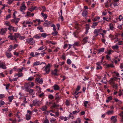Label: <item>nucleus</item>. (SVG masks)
I'll list each match as a JSON object with an SVG mask.
<instances>
[{"instance_id":"nucleus-36","label":"nucleus","mask_w":123,"mask_h":123,"mask_svg":"<svg viewBox=\"0 0 123 123\" xmlns=\"http://www.w3.org/2000/svg\"><path fill=\"white\" fill-rule=\"evenodd\" d=\"M13 47V46H12L11 45H10L9 46V48L8 49V51L10 52L12 50Z\"/></svg>"},{"instance_id":"nucleus-58","label":"nucleus","mask_w":123,"mask_h":123,"mask_svg":"<svg viewBox=\"0 0 123 123\" xmlns=\"http://www.w3.org/2000/svg\"><path fill=\"white\" fill-rule=\"evenodd\" d=\"M12 26H9V27L8 28V29L10 31H12Z\"/></svg>"},{"instance_id":"nucleus-22","label":"nucleus","mask_w":123,"mask_h":123,"mask_svg":"<svg viewBox=\"0 0 123 123\" xmlns=\"http://www.w3.org/2000/svg\"><path fill=\"white\" fill-rule=\"evenodd\" d=\"M88 37H86L84 38L83 39V42L84 43V44L85 43H87L88 41Z\"/></svg>"},{"instance_id":"nucleus-23","label":"nucleus","mask_w":123,"mask_h":123,"mask_svg":"<svg viewBox=\"0 0 123 123\" xmlns=\"http://www.w3.org/2000/svg\"><path fill=\"white\" fill-rule=\"evenodd\" d=\"M59 105L56 104L55 103H54L53 105L51 106V109H53L54 108L58 107Z\"/></svg>"},{"instance_id":"nucleus-25","label":"nucleus","mask_w":123,"mask_h":123,"mask_svg":"<svg viewBox=\"0 0 123 123\" xmlns=\"http://www.w3.org/2000/svg\"><path fill=\"white\" fill-rule=\"evenodd\" d=\"M25 116H26V119L27 120H29L31 119V117L30 115L26 114L25 115Z\"/></svg>"},{"instance_id":"nucleus-19","label":"nucleus","mask_w":123,"mask_h":123,"mask_svg":"<svg viewBox=\"0 0 123 123\" xmlns=\"http://www.w3.org/2000/svg\"><path fill=\"white\" fill-rule=\"evenodd\" d=\"M106 77H104L103 78V79L101 80L100 81L101 82H102L104 84H106L107 83V80L106 79Z\"/></svg>"},{"instance_id":"nucleus-61","label":"nucleus","mask_w":123,"mask_h":123,"mask_svg":"<svg viewBox=\"0 0 123 123\" xmlns=\"http://www.w3.org/2000/svg\"><path fill=\"white\" fill-rule=\"evenodd\" d=\"M123 17L121 15H119V21H121L122 19H123Z\"/></svg>"},{"instance_id":"nucleus-8","label":"nucleus","mask_w":123,"mask_h":123,"mask_svg":"<svg viewBox=\"0 0 123 123\" xmlns=\"http://www.w3.org/2000/svg\"><path fill=\"white\" fill-rule=\"evenodd\" d=\"M5 63L1 62L0 60V68H2V69H6V67L5 66Z\"/></svg>"},{"instance_id":"nucleus-56","label":"nucleus","mask_w":123,"mask_h":123,"mask_svg":"<svg viewBox=\"0 0 123 123\" xmlns=\"http://www.w3.org/2000/svg\"><path fill=\"white\" fill-rule=\"evenodd\" d=\"M88 101H85L84 103V106L85 107H86L87 106V104L88 103Z\"/></svg>"},{"instance_id":"nucleus-12","label":"nucleus","mask_w":123,"mask_h":123,"mask_svg":"<svg viewBox=\"0 0 123 123\" xmlns=\"http://www.w3.org/2000/svg\"><path fill=\"white\" fill-rule=\"evenodd\" d=\"M88 12L86 10H84L82 12V15L83 17H86L87 16Z\"/></svg>"},{"instance_id":"nucleus-28","label":"nucleus","mask_w":123,"mask_h":123,"mask_svg":"<svg viewBox=\"0 0 123 123\" xmlns=\"http://www.w3.org/2000/svg\"><path fill=\"white\" fill-rule=\"evenodd\" d=\"M105 48H102L100 49H99L98 50V54H99L100 52H103L104 51Z\"/></svg>"},{"instance_id":"nucleus-63","label":"nucleus","mask_w":123,"mask_h":123,"mask_svg":"<svg viewBox=\"0 0 123 123\" xmlns=\"http://www.w3.org/2000/svg\"><path fill=\"white\" fill-rule=\"evenodd\" d=\"M44 95V93H41L39 95V96L40 97H41L42 96H43Z\"/></svg>"},{"instance_id":"nucleus-64","label":"nucleus","mask_w":123,"mask_h":123,"mask_svg":"<svg viewBox=\"0 0 123 123\" xmlns=\"http://www.w3.org/2000/svg\"><path fill=\"white\" fill-rule=\"evenodd\" d=\"M120 68L121 69L123 68V63L120 64Z\"/></svg>"},{"instance_id":"nucleus-31","label":"nucleus","mask_w":123,"mask_h":123,"mask_svg":"<svg viewBox=\"0 0 123 123\" xmlns=\"http://www.w3.org/2000/svg\"><path fill=\"white\" fill-rule=\"evenodd\" d=\"M40 63L39 62L37 61L34 62L33 63L34 66H36L38 65H40Z\"/></svg>"},{"instance_id":"nucleus-44","label":"nucleus","mask_w":123,"mask_h":123,"mask_svg":"<svg viewBox=\"0 0 123 123\" xmlns=\"http://www.w3.org/2000/svg\"><path fill=\"white\" fill-rule=\"evenodd\" d=\"M27 92H29L30 93H32L33 92V90L32 89H31L30 90H27Z\"/></svg>"},{"instance_id":"nucleus-7","label":"nucleus","mask_w":123,"mask_h":123,"mask_svg":"<svg viewBox=\"0 0 123 123\" xmlns=\"http://www.w3.org/2000/svg\"><path fill=\"white\" fill-rule=\"evenodd\" d=\"M117 78L116 77L112 78L109 81V83L111 85L114 84V81L115 80L117 79Z\"/></svg>"},{"instance_id":"nucleus-5","label":"nucleus","mask_w":123,"mask_h":123,"mask_svg":"<svg viewBox=\"0 0 123 123\" xmlns=\"http://www.w3.org/2000/svg\"><path fill=\"white\" fill-rule=\"evenodd\" d=\"M110 119L111 122L113 123H116L117 122V116H112Z\"/></svg>"},{"instance_id":"nucleus-47","label":"nucleus","mask_w":123,"mask_h":123,"mask_svg":"<svg viewBox=\"0 0 123 123\" xmlns=\"http://www.w3.org/2000/svg\"><path fill=\"white\" fill-rule=\"evenodd\" d=\"M34 79V77H33L31 76L28 78L27 80H28L31 81L32 80Z\"/></svg>"},{"instance_id":"nucleus-33","label":"nucleus","mask_w":123,"mask_h":123,"mask_svg":"<svg viewBox=\"0 0 123 123\" xmlns=\"http://www.w3.org/2000/svg\"><path fill=\"white\" fill-rule=\"evenodd\" d=\"M33 37H34L36 39H39L41 37V36L38 34L35 35Z\"/></svg>"},{"instance_id":"nucleus-37","label":"nucleus","mask_w":123,"mask_h":123,"mask_svg":"<svg viewBox=\"0 0 123 123\" xmlns=\"http://www.w3.org/2000/svg\"><path fill=\"white\" fill-rule=\"evenodd\" d=\"M112 48L113 49H117L118 48V46L117 45L113 46Z\"/></svg>"},{"instance_id":"nucleus-15","label":"nucleus","mask_w":123,"mask_h":123,"mask_svg":"<svg viewBox=\"0 0 123 123\" xmlns=\"http://www.w3.org/2000/svg\"><path fill=\"white\" fill-rule=\"evenodd\" d=\"M108 115H112L114 113V111L113 110H110L108 111L106 113Z\"/></svg>"},{"instance_id":"nucleus-38","label":"nucleus","mask_w":123,"mask_h":123,"mask_svg":"<svg viewBox=\"0 0 123 123\" xmlns=\"http://www.w3.org/2000/svg\"><path fill=\"white\" fill-rule=\"evenodd\" d=\"M41 37H42L44 38H45L47 36L46 34L45 33H43L41 35Z\"/></svg>"},{"instance_id":"nucleus-35","label":"nucleus","mask_w":123,"mask_h":123,"mask_svg":"<svg viewBox=\"0 0 123 123\" xmlns=\"http://www.w3.org/2000/svg\"><path fill=\"white\" fill-rule=\"evenodd\" d=\"M67 62L68 64L70 65L72 61L70 59H68L67 60Z\"/></svg>"},{"instance_id":"nucleus-41","label":"nucleus","mask_w":123,"mask_h":123,"mask_svg":"<svg viewBox=\"0 0 123 123\" xmlns=\"http://www.w3.org/2000/svg\"><path fill=\"white\" fill-rule=\"evenodd\" d=\"M43 123H49V121L47 117L46 118L45 120L44 121Z\"/></svg>"},{"instance_id":"nucleus-20","label":"nucleus","mask_w":123,"mask_h":123,"mask_svg":"<svg viewBox=\"0 0 123 123\" xmlns=\"http://www.w3.org/2000/svg\"><path fill=\"white\" fill-rule=\"evenodd\" d=\"M98 22H94L93 23L92 25L91 26V27L93 28H95L96 27L98 24Z\"/></svg>"},{"instance_id":"nucleus-46","label":"nucleus","mask_w":123,"mask_h":123,"mask_svg":"<svg viewBox=\"0 0 123 123\" xmlns=\"http://www.w3.org/2000/svg\"><path fill=\"white\" fill-rule=\"evenodd\" d=\"M113 52V50L110 49L108 51L107 54L108 55H110L111 54V53Z\"/></svg>"},{"instance_id":"nucleus-49","label":"nucleus","mask_w":123,"mask_h":123,"mask_svg":"<svg viewBox=\"0 0 123 123\" xmlns=\"http://www.w3.org/2000/svg\"><path fill=\"white\" fill-rule=\"evenodd\" d=\"M102 67L101 66H97L96 67V69L97 70L99 69H102Z\"/></svg>"},{"instance_id":"nucleus-42","label":"nucleus","mask_w":123,"mask_h":123,"mask_svg":"<svg viewBox=\"0 0 123 123\" xmlns=\"http://www.w3.org/2000/svg\"><path fill=\"white\" fill-rule=\"evenodd\" d=\"M23 69V68H21L18 69L17 70V71L18 73L21 72L22 71Z\"/></svg>"},{"instance_id":"nucleus-16","label":"nucleus","mask_w":123,"mask_h":123,"mask_svg":"<svg viewBox=\"0 0 123 123\" xmlns=\"http://www.w3.org/2000/svg\"><path fill=\"white\" fill-rule=\"evenodd\" d=\"M54 89L55 90H58L60 89V88L58 85L57 84H55L53 86Z\"/></svg>"},{"instance_id":"nucleus-10","label":"nucleus","mask_w":123,"mask_h":123,"mask_svg":"<svg viewBox=\"0 0 123 123\" xmlns=\"http://www.w3.org/2000/svg\"><path fill=\"white\" fill-rule=\"evenodd\" d=\"M51 23V22L50 21L47 20L45 22L43 25L45 26L48 27L50 26Z\"/></svg>"},{"instance_id":"nucleus-59","label":"nucleus","mask_w":123,"mask_h":123,"mask_svg":"<svg viewBox=\"0 0 123 123\" xmlns=\"http://www.w3.org/2000/svg\"><path fill=\"white\" fill-rule=\"evenodd\" d=\"M23 74L22 73H18V77H20L23 76Z\"/></svg>"},{"instance_id":"nucleus-62","label":"nucleus","mask_w":123,"mask_h":123,"mask_svg":"<svg viewBox=\"0 0 123 123\" xmlns=\"http://www.w3.org/2000/svg\"><path fill=\"white\" fill-rule=\"evenodd\" d=\"M59 65H57L56 64H55L54 65V68H58Z\"/></svg>"},{"instance_id":"nucleus-50","label":"nucleus","mask_w":123,"mask_h":123,"mask_svg":"<svg viewBox=\"0 0 123 123\" xmlns=\"http://www.w3.org/2000/svg\"><path fill=\"white\" fill-rule=\"evenodd\" d=\"M78 44L79 43L77 42H76L73 44V46L74 48L75 46H78Z\"/></svg>"},{"instance_id":"nucleus-6","label":"nucleus","mask_w":123,"mask_h":123,"mask_svg":"<svg viewBox=\"0 0 123 123\" xmlns=\"http://www.w3.org/2000/svg\"><path fill=\"white\" fill-rule=\"evenodd\" d=\"M7 31V29L6 28H4L1 29L0 31V34L2 35H3L5 34Z\"/></svg>"},{"instance_id":"nucleus-27","label":"nucleus","mask_w":123,"mask_h":123,"mask_svg":"<svg viewBox=\"0 0 123 123\" xmlns=\"http://www.w3.org/2000/svg\"><path fill=\"white\" fill-rule=\"evenodd\" d=\"M9 37H10V39L11 40H14L15 38L14 36H12L11 35L8 36V38Z\"/></svg>"},{"instance_id":"nucleus-45","label":"nucleus","mask_w":123,"mask_h":123,"mask_svg":"<svg viewBox=\"0 0 123 123\" xmlns=\"http://www.w3.org/2000/svg\"><path fill=\"white\" fill-rule=\"evenodd\" d=\"M22 99L24 100L23 102L26 103H27V101L26 100V98L25 96H24L22 97Z\"/></svg>"},{"instance_id":"nucleus-26","label":"nucleus","mask_w":123,"mask_h":123,"mask_svg":"<svg viewBox=\"0 0 123 123\" xmlns=\"http://www.w3.org/2000/svg\"><path fill=\"white\" fill-rule=\"evenodd\" d=\"M110 28L111 30H113L114 28V26L113 24L112 23H110L109 25Z\"/></svg>"},{"instance_id":"nucleus-21","label":"nucleus","mask_w":123,"mask_h":123,"mask_svg":"<svg viewBox=\"0 0 123 123\" xmlns=\"http://www.w3.org/2000/svg\"><path fill=\"white\" fill-rule=\"evenodd\" d=\"M93 33L95 35L94 36V37H96L98 36V33H99L98 32V31L96 29L94 30Z\"/></svg>"},{"instance_id":"nucleus-9","label":"nucleus","mask_w":123,"mask_h":123,"mask_svg":"<svg viewBox=\"0 0 123 123\" xmlns=\"http://www.w3.org/2000/svg\"><path fill=\"white\" fill-rule=\"evenodd\" d=\"M35 82L36 83H38L40 84H42L43 82V80L42 78H36L35 79Z\"/></svg>"},{"instance_id":"nucleus-32","label":"nucleus","mask_w":123,"mask_h":123,"mask_svg":"<svg viewBox=\"0 0 123 123\" xmlns=\"http://www.w3.org/2000/svg\"><path fill=\"white\" fill-rule=\"evenodd\" d=\"M37 28L40 30V31L41 32H44V31L43 29V28L41 26L37 27Z\"/></svg>"},{"instance_id":"nucleus-40","label":"nucleus","mask_w":123,"mask_h":123,"mask_svg":"<svg viewBox=\"0 0 123 123\" xmlns=\"http://www.w3.org/2000/svg\"><path fill=\"white\" fill-rule=\"evenodd\" d=\"M5 103L3 101L1 100L0 102V107L2 106Z\"/></svg>"},{"instance_id":"nucleus-51","label":"nucleus","mask_w":123,"mask_h":123,"mask_svg":"<svg viewBox=\"0 0 123 123\" xmlns=\"http://www.w3.org/2000/svg\"><path fill=\"white\" fill-rule=\"evenodd\" d=\"M46 90L48 92H53L54 91L53 90H50V89L48 88L46 89Z\"/></svg>"},{"instance_id":"nucleus-3","label":"nucleus","mask_w":123,"mask_h":123,"mask_svg":"<svg viewBox=\"0 0 123 123\" xmlns=\"http://www.w3.org/2000/svg\"><path fill=\"white\" fill-rule=\"evenodd\" d=\"M26 42L27 43L31 45L34 44L35 42V41L32 38H30L27 39Z\"/></svg>"},{"instance_id":"nucleus-55","label":"nucleus","mask_w":123,"mask_h":123,"mask_svg":"<svg viewBox=\"0 0 123 123\" xmlns=\"http://www.w3.org/2000/svg\"><path fill=\"white\" fill-rule=\"evenodd\" d=\"M65 103L66 105L67 106H69V102L68 100H66Z\"/></svg>"},{"instance_id":"nucleus-52","label":"nucleus","mask_w":123,"mask_h":123,"mask_svg":"<svg viewBox=\"0 0 123 123\" xmlns=\"http://www.w3.org/2000/svg\"><path fill=\"white\" fill-rule=\"evenodd\" d=\"M78 91H77L76 90L73 93V94L74 96H75L77 95L78 93H79L80 92H77Z\"/></svg>"},{"instance_id":"nucleus-29","label":"nucleus","mask_w":123,"mask_h":123,"mask_svg":"<svg viewBox=\"0 0 123 123\" xmlns=\"http://www.w3.org/2000/svg\"><path fill=\"white\" fill-rule=\"evenodd\" d=\"M8 99L9 102H11L12 100L13 99V96H11L9 97H8Z\"/></svg>"},{"instance_id":"nucleus-53","label":"nucleus","mask_w":123,"mask_h":123,"mask_svg":"<svg viewBox=\"0 0 123 123\" xmlns=\"http://www.w3.org/2000/svg\"><path fill=\"white\" fill-rule=\"evenodd\" d=\"M112 3L114 6H117L119 5V4L116 3V2H113Z\"/></svg>"},{"instance_id":"nucleus-57","label":"nucleus","mask_w":123,"mask_h":123,"mask_svg":"<svg viewBox=\"0 0 123 123\" xmlns=\"http://www.w3.org/2000/svg\"><path fill=\"white\" fill-rule=\"evenodd\" d=\"M44 18V19H46L47 18L48 16L46 14H45L43 16Z\"/></svg>"},{"instance_id":"nucleus-60","label":"nucleus","mask_w":123,"mask_h":123,"mask_svg":"<svg viewBox=\"0 0 123 123\" xmlns=\"http://www.w3.org/2000/svg\"><path fill=\"white\" fill-rule=\"evenodd\" d=\"M10 86V84H7L6 86V90H8V87Z\"/></svg>"},{"instance_id":"nucleus-54","label":"nucleus","mask_w":123,"mask_h":123,"mask_svg":"<svg viewBox=\"0 0 123 123\" xmlns=\"http://www.w3.org/2000/svg\"><path fill=\"white\" fill-rule=\"evenodd\" d=\"M19 38L20 39L22 40L24 39L25 38L23 36H21L20 35Z\"/></svg>"},{"instance_id":"nucleus-39","label":"nucleus","mask_w":123,"mask_h":123,"mask_svg":"<svg viewBox=\"0 0 123 123\" xmlns=\"http://www.w3.org/2000/svg\"><path fill=\"white\" fill-rule=\"evenodd\" d=\"M20 35L18 33H16L15 34L14 36L15 38H18L19 37Z\"/></svg>"},{"instance_id":"nucleus-30","label":"nucleus","mask_w":123,"mask_h":123,"mask_svg":"<svg viewBox=\"0 0 123 123\" xmlns=\"http://www.w3.org/2000/svg\"><path fill=\"white\" fill-rule=\"evenodd\" d=\"M112 97L111 96L108 97L107 98V99L106 100V102L107 103H108L110 100L112 99Z\"/></svg>"},{"instance_id":"nucleus-14","label":"nucleus","mask_w":123,"mask_h":123,"mask_svg":"<svg viewBox=\"0 0 123 123\" xmlns=\"http://www.w3.org/2000/svg\"><path fill=\"white\" fill-rule=\"evenodd\" d=\"M20 19V18H15L14 19H12L11 20V21L12 22H14L16 24H17L19 21V20Z\"/></svg>"},{"instance_id":"nucleus-13","label":"nucleus","mask_w":123,"mask_h":123,"mask_svg":"<svg viewBox=\"0 0 123 123\" xmlns=\"http://www.w3.org/2000/svg\"><path fill=\"white\" fill-rule=\"evenodd\" d=\"M57 69H55L54 70L52 71V74L54 75L58 76L59 75L57 73Z\"/></svg>"},{"instance_id":"nucleus-34","label":"nucleus","mask_w":123,"mask_h":123,"mask_svg":"<svg viewBox=\"0 0 123 123\" xmlns=\"http://www.w3.org/2000/svg\"><path fill=\"white\" fill-rule=\"evenodd\" d=\"M58 32L56 31H54V32H53L52 33V35L53 36H55L57 35Z\"/></svg>"},{"instance_id":"nucleus-43","label":"nucleus","mask_w":123,"mask_h":123,"mask_svg":"<svg viewBox=\"0 0 123 123\" xmlns=\"http://www.w3.org/2000/svg\"><path fill=\"white\" fill-rule=\"evenodd\" d=\"M48 98L50 99H52L54 98V96L51 94H49L48 96Z\"/></svg>"},{"instance_id":"nucleus-11","label":"nucleus","mask_w":123,"mask_h":123,"mask_svg":"<svg viewBox=\"0 0 123 123\" xmlns=\"http://www.w3.org/2000/svg\"><path fill=\"white\" fill-rule=\"evenodd\" d=\"M6 55L8 58H11L12 56L11 53L7 51L5 52Z\"/></svg>"},{"instance_id":"nucleus-24","label":"nucleus","mask_w":123,"mask_h":123,"mask_svg":"<svg viewBox=\"0 0 123 123\" xmlns=\"http://www.w3.org/2000/svg\"><path fill=\"white\" fill-rule=\"evenodd\" d=\"M119 115L121 117V122H123V111H122L119 114Z\"/></svg>"},{"instance_id":"nucleus-48","label":"nucleus","mask_w":123,"mask_h":123,"mask_svg":"<svg viewBox=\"0 0 123 123\" xmlns=\"http://www.w3.org/2000/svg\"><path fill=\"white\" fill-rule=\"evenodd\" d=\"M42 8L43 9V10L42 11L43 12H44L46 10V7L44 6H42Z\"/></svg>"},{"instance_id":"nucleus-17","label":"nucleus","mask_w":123,"mask_h":123,"mask_svg":"<svg viewBox=\"0 0 123 123\" xmlns=\"http://www.w3.org/2000/svg\"><path fill=\"white\" fill-rule=\"evenodd\" d=\"M105 66L108 68H113L114 67V65L112 63L110 64H105Z\"/></svg>"},{"instance_id":"nucleus-4","label":"nucleus","mask_w":123,"mask_h":123,"mask_svg":"<svg viewBox=\"0 0 123 123\" xmlns=\"http://www.w3.org/2000/svg\"><path fill=\"white\" fill-rule=\"evenodd\" d=\"M32 102L34 106H39L40 105L41 101L38 100H34Z\"/></svg>"},{"instance_id":"nucleus-18","label":"nucleus","mask_w":123,"mask_h":123,"mask_svg":"<svg viewBox=\"0 0 123 123\" xmlns=\"http://www.w3.org/2000/svg\"><path fill=\"white\" fill-rule=\"evenodd\" d=\"M47 108V106L46 105H44L42 106L41 108V110L42 111H46Z\"/></svg>"},{"instance_id":"nucleus-1","label":"nucleus","mask_w":123,"mask_h":123,"mask_svg":"<svg viewBox=\"0 0 123 123\" xmlns=\"http://www.w3.org/2000/svg\"><path fill=\"white\" fill-rule=\"evenodd\" d=\"M51 67V65L49 63L46 66L45 68V67H44L43 68H45L44 71L46 72L47 74H48L50 72Z\"/></svg>"},{"instance_id":"nucleus-2","label":"nucleus","mask_w":123,"mask_h":123,"mask_svg":"<svg viewBox=\"0 0 123 123\" xmlns=\"http://www.w3.org/2000/svg\"><path fill=\"white\" fill-rule=\"evenodd\" d=\"M26 7L25 4V2H23L21 4V6L20 7V11L23 12L22 13L25 14V13L24 12L25 11Z\"/></svg>"}]
</instances>
